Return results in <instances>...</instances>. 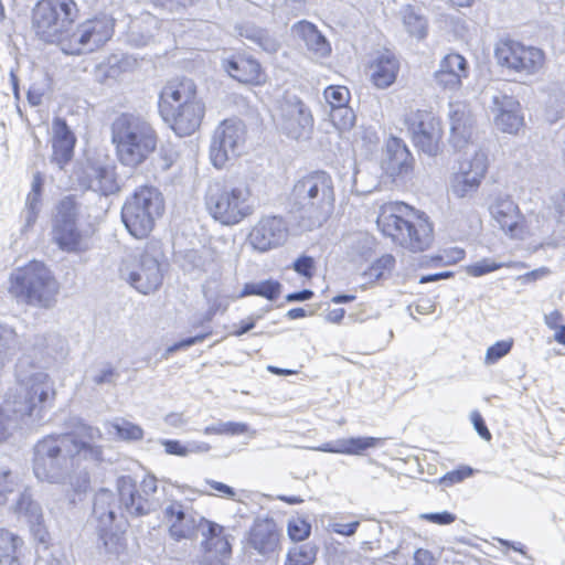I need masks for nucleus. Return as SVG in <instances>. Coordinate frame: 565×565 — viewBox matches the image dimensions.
<instances>
[{"instance_id":"7ed1b4c3","label":"nucleus","mask_w":565,"mask_h":565,"mask_svg":"<svg viewBox=\"0 0 565 565\" xmlns=\"http://www.w3.org/2000/svg\"><path fill=\"white\" fill-rule=\"evenodd\" d=\"M376 224L383 235L412 253L428 249L434 241L433 224L425 213L402 202L384 204Z\"/></svg>"},{"instance_id":"cd10ccee","label":"nucleus","mask_w":565,"mask_h":565,"mask_svg":"<svg viewBox=\"0 0 565 565\" xmlns=\"http://www.w3.org/2000/svg\"><path fill=\"white\" fill-rule=\"evenodd\" d=\"M468 76V62L458 54H447L435 72L436 83L445 89H457L461 86L462 78Z\"/></svg>"},{"instance_id":"6e6d98bb","label":"nucleus","mask_w":565,"mask_h":565,"mask_svg":"<svg viewBox=\"0 0 565 565\" xmlns=\"http://www.w3.org/2000/svg\"><path fill=\"white\" fill-rule=\"evenodd\" d=\"M502 267H504V264L502 263H497L490 258H483L475 264L468 265L466 267V273L472 277H481Z\"/></svg>"},{"instance_id":"9b49d317","label":"nucleus","mask_w":565,"mask_h":565,"mask_svg":"<svg viewBox=\"0 0 565 565\" xmlns=\"http://www.w3.org/2000/svg\"><path fill=\"white\" fill-rule=\"evenodd\" d=\"M92 518L106 552L118 553L126 526L118 493L108 489L98 490L94 495Z\"/></svg>"},{"instance_id":"c9c22d12","label":"nucleus","mask_w":565,"mask_h":565,"mask_svg":"<svg viewBox=\"0 0 565 565\" xmlns=\"http://www.w3.org/2000/svg\"><path fill=\"white\" fill-rule=\"evenodd\" d=\"M237 31L239 36L250 41L267 53H276L280 46L279 42L267 30L253 23H244L237 28Z\"/></svg>"},{"instance_id":"a18cd8bd","label":"nucleus","mask_w":565,"mask_h":565,"mask_svg":"<svg viewBox=\"0 0 565 565\" xmlns=\"http://www.w3.org/2000/svg\"><path fill=\"white\" fill-rule=\"evenodd\" d=\"M117 437L125 441H137L143 438V429L126 419H117L111 424Z\"/></svg>"},{"instance_id":"a211bd4d","label":"nucleus","mask_w":565,"mask_h":565,"mask_svg":"<svg viewBox=\"0 0 565 565\" xmlns=\"http://www.w3.org/2000/svg\"><path fill=\"white\" fill-rule=\"evenodd\" d=\"M310 108L297 96H286L279 106V127L288 138L299 140L309 137L313 129Z\"/></svg>"},{"instance_id":"39448f33","label":"nucleus","mask_w":565,"mask_h":565,"mask_svg":"<svg viewBox=\"0 0 565 565\" xmlns=\"http://www.w3.org/2000/svg\"><path fill=\"white\" fill-rule=\"evenodd\" d=\"M18 365V380L24 384L25 393L23 399L14 401L12 404L6 402L0 408V443L8 440L13 430L18 427V419L24 416L41 419V412L52 406L55 392L49 375L43 372L32 373L24 376Z\"/></svg>"},{"instance_id":"338daca9","label":"nucleus","mask_w":565,"mask_h":565,"mask_svg":"<svg viewBox=\"0 0 565 565\" xmlns=\"http://www.w3.org/2000/svg\"><path fill=\"white\" fill-rule=\"evenodd\" d=\"M156 7L168 9L170 11L186 9L192 7L196 0H150Z\"/></svg>"},{"instance_id":"0eeeda50","label":"nucleus","mask_w":565,"mask_h":565,"mask_svg":"<svg viewBox=\"0 0 565 565\" xmlns=\"http://www.w3.org/2000/svg\"><path fill=\"white\" fill-rule=\"evenodd\" d=\"M8 290L19 303L50 309L56 303L60 284L44 263L32 260L11 271Z\"/></svg>"},{"instance_id":"603ef678","label":"nucleus","mask_w":565,"mask_h":565,"mask_svg":"<svg viewBox=\"0 0 565 565\" xmlns=\"http://www.w3.org/2000/svg\"><path fill=\"white\" fill-rule=\"evenodd\" d=\"M324 98L331 109L345 106L350 100V92L344 86H329L324 89Z\"/></svg>"},{"instance_id":"aec40b11","label":"nucleus","mask_w":565,"mask_h":565,"mask_svg":"<svg viewBox=\"0 0 565 565\" xmlns=\"http://www.w3.org/2000/svg\"><path fill=\"white\" fill-rule=\"evenodd\" d=\"M488 170V157L477 151L470 160L460 163L458 172L450 179V192L457 199L472 198L479 190Z\"/></svg>"},{"instance_id":"69168bd1","label":"nucleus","mask_w":565,"mask_h":565,"mask_svg":"<svg viewBox=\"0 0 565 565\" xmlns=\"http://www.w3.org/2000/svg\"><path fill=\"white\" fill-rule=\"evenodd\" d=\"M161 445L164 447V451L169 455L185 457L190 454L189 447L174 439H162Z\"/></svg>"},{"instance_id":"412c9836","label":"nucleus","mask_w":565,"mask_h":565,"mask_svg":"<svg viewBox=\"0 0 565 565\" xmlns=\"http://www.w3.org/2000/svg\"><path fill=\"white\" fill-rule=\"evenodd\" d=\"M75 180L84 190L109 196L120 191L114 167L87 160L75 172Z\"/></svg>"},{"instance_id":"9d476101","label":"nucleus","mask_w":565,"mask_h":565,"mask_svg":"<svg viewBox=\"0 0 565 565\" xmlns=\"http://www.w3.org/2000/svg\"><path fill=\"white\" fill-rule=\"evenodd\" d=\"M164 211L162 193L152 185L138 186L126 198L121 207V221L135 238H146Z\"/></svg>"},{"instance_id":"a19ab883","label":"nucleus","mask_w":565,"mask_h":565,"mask_svg":"<svg viewBox=\"0 0 565 565\" xmlns=\"http://www.w3.org/2000/svg\"><path fill=\"white\" fill-rule=\"evenodd\" d=\"M14 512L24 516L29 524L34 523L35 521H43L42 508L32 499V495L28 490L20 493L14 505Z\"/></svg>"},{"instance_id":"6e6552de","label":"nucleus","mask_w":565,"mask_h":565,"mask_svg":"<svg viewBox=\"0 0 565 565\" xmlns=\"http://www.w3.org/2000/svg\"><path fill=\"white\" fill-rule=\"evenodd\" d=\"M210 215L222 225H235L253 214L252 191L245 181L211 185L205 195Z\"/></svg>"},{"instance_id":"f8f14e48","label":"nucleus","mask_w":565,"mask_h":565,"mask_svg":"<svg viewBox=\"0 0 565 565\" xmlns=\"http://www.w3.org/2000/svg\"><path fill=\"white\" fill-rule=\"evenodd\" d=\"M114 29L115 19L110 14H96L72 29L62 43V52L66 55L93 53L111 39Z\"/></svg>"},{"instance_id":"e433bc0d","label":"nucleus","mask_w":565,"mask_h":565,"mask_svg":"<svg viewBox=\"0 0 565 565\" xmlns=\"http://www.w3.org/2000/svg\"><path fill=\"white\" fill-rule=\"evenodd\" d=\"M132 62L127 56L111 55L106 62L100 63L96 68V79L102 84H110L117 81L120 75L127 72Z\"/></svg>"},{"instance_id":"c85d7f7f","label":"nucleus","mask_w":565,"mask_h":565,"mask_svg":"<svg viewBox=\"0 0 565 565\" xmlns=\"http://www.w3.org/2000/svg\"><path fill=\"white\" fill-rule=\"evenodd\" d=\"M294 36L303 42L308 53L315 58L327 57L331 53V45L317 25L307 20L296 22L291 26Z\"/></svg>"},{"instance_id":"37998d69","label":"nucleus","mask_w":565,"mask_h":565,"mask_svg":"<svg viewBox=\"0 0 565 565\" xmlns=\"http://www.w3.org/2000/svg\"><path fill=\"white\" fill-rule=\"evenodd\" d=\"M318 548L312 543L296 545L289 550L285 565H312L317 557Z\"/></svg>"},{"instance_id":"423d86ee","label":"nucleus","mask_w":565,"mask_h":565,"mask_svg":"<svg viewBox=\"0 0 565 565\" xmlns=\"http://www.w3.org/2000/svg\"><path fill=\"white\" fill-rule=\"evenodd\" d=\"M158 140L152 124L140 115L124 113L111 124V141L125 166L137 167L145 162L156 151Z\"/></svg>"},{"instance_id":"4c0bfd02","label":"nucleus","mask_w":565,"mask_h":565,"mask_svg":"<svg viewBox=\"0 0 565 565\" xmlns=\"http://www.w3.org/2000/svg\"><path fill=\"white\" fill-rule=\"evenodd\" d=\"M120 372L110 362L104 361L95 364L88 371L87 379L97 387L116 386Z\"/></svg>"},{"instance_id":"4be33fe9","label":"nucleus","mask_w":565,"mask_h":565,"mask_svg":"<svg viewBox=\"0 0 565 565\" xmlns=\"http://www.w3.org/2000/svg\"><path fill=\"white\" fill-rule=\"evenodd\" d=\"M414 157L403 139L390 137L382 150L381 169L393 182L404 181L414 169Z\"/></svg>"},{"instance_id":"473e14b6","label":"nucleus","mask_w":565,"mask_h":565,"mask_svg":"<svg viewBox=\"0 0 565 565\" xmlns=\"http://www.w3.org/2000/svg\"><path fill=\"white\" fill-rule=\"evenodd\" d=\"M279 542V534L273 520H260L249 531L248 544L262 555L273 553Z\"/></svg>"},{"instance_id":"a878e982","label":"nucleus","mask_w":565,"mask_h":565,"mask_svg":"<svg viewBox=\"0 0 565 565\" xmlns=\"http://www.w3.org/2000/svg\"><path fill=\"white\" fill-rule=\"evenodd\" d=\"M494 110L498 113L495 126L508 134H516L523 125V117L520 114V103L512 96L497 92L491 97Z\"/></svg>"},{"instance_id":"5701e85b","label":"nucleus","mask_w":565,"mask_h":565,"mask_svg":"<svg viewBox=\"0 0 565 565\" xmlns=\"http://www.w3.org/2000/svg\"><path fill=\"white\" fill-rule=\"evenodd\" d=\"M118 499L125 521L128 518L149 515L159 509L160 503L154 498L143 495L130 477H121L117 482Z\"/></svg>"},{"instance_id":"393cba45","label":"nucleus","mask_w":565,"mask_h":565,"mask_svg":"<svg viewBox=\"0 0 565 565\" xmlns=\"http://www.w3.org/2000/svg\"><path fill=\"white\" fill-rule=\"evenodd\" d=\"M449 143L455 151L465 150L472 141L475 119L470 106L465 102L449 104Z\"/></svg>"},{"instance_id":"e2e57ef3","label":"nucleus","mask_w":565,"mask_h":565,"mask_svg":"<svg viewBox=\"0 0 565 565\" xmlns=\"http://www.w3.org/2000/svg\"><path fill=\"white\" fill-rule=\"evenodd\" d=\"M292 268L299 275L310 278L313 275L315 260L310 256L302 255L294 262Z\"/></svg>"},{"instance_id":"bf43d9fd","label":"nucleus","mask_w":565,"mask_h":565,"mask_svg":"<svg viewBox=\"0 0 565 565\" xmlns=\"http://www.w3.org/2000/svg\"><path fill=\"white\" fill-rule=\"evenodd\" d=\"M88 467L86 466L83 470L78 472L76 476H71L68 473L70 478V484L75 493H85L90 484V477L88 472Z\"/></svg>"},{"instance_id":"5fc2aeb1","label":"nucleus","mask_w":565,"mask_h":565,"mask_svg":"<svg viewBox=\"0 0 565 565\" xmlns=\"http://www.w3.org/2000/svg\"><path fill=\"white\" fill-rule=\"evenodd\" d=\"M513 347V340H502L498 341L491 347L488 348L484 356V363L487 365H492L497 363L500 359L505 356Z\"/></svg>"},{"instance_id":"f3484780","label":"nucleus","mask_w":565,"mask_h":565,"mask_svg":"<svg viewBox=\"0 0 565 565\" xmlns=\"http://www.w3.org/2000/svg\"><path fill=\"white\" fill-rule=\"evenodd\" d=\"M405 122L415 147L429 157L439 152L441 125L439 119L427 110H416L407 115Z\"/></svg>"},{"instance_id":"1a4fd4ad","label":"nucleus","mask_w":565,"mask_h":565,"mask_svg":"<svg viewBox=\"0 0 565 565\" xmlns=\"http://www.w3.org/2000/svg\"><path fill=\"white\" fill-rule=\"evenodd\" d=\"M78 13L74 0H40L32 11V29L40 40L56 44L62 50V43L70 36Z\"/></svg>"},{"instance_id":"4468645a","label":"nucleus","mask_w":565,"mask_h":565,"mask_svg":"<svg viewBox=\"0 0 565 565\" xmlns=\"http://www.w3.org/2000/svg\"><path fill=\"white\" fill-rule=\"evenodd\" d=\"M164 518L170 523L169 533L175 541L193 540L199 534L207 540L216 532H224V527L217 523L211 522L205 518L185 509L179 501L171 502L164 509Z\"/></svg>"},{"instance_id":"b1692460","label":"nucleus","mask_w":565,"mask_h":565,"mask_svg":"<svg viewBox=\"0 0 565 565\" xmlns=\"http://www.w3.org/2000/svg\"><path fill=\"white\" fill-rule=\"evenodd\" d=\"M288 237V227L280 216L262 217L250 230L248 242L262 253L281 246Z\"/></svg>"},{"instance_id":"de8ad7c7","label":"nucleus","mask_w":565,"mask_h":565,"mask_svg":"<svg viewBox=\"0 0 565 565\" xmlns=\"http://www.w3.org/2000/svg\"><path fill=\"white\" fill-rule=\"evenodd\" d=\"M395 265V258L390 255H383L379 259H376L369 268L364 271V276L370 281H377L382 279L385 273H390Z\"/></svg>"},{"instance_id":"7c9ffc66","label":"nucleus","mask_w":565,"mask_h":565,"mask_svg":"<svg viewBox=\"0 0 565 565\" xmlns=\"http://www.w3.org/2000/svg\"><path fill=\"white\" fill-rule=\"evenodd\" d=\"M202 547L203 555L198 565H230L232 545L225 531L203 540Z\"/></svg>"},{"instance_id":"58836bf2","label":"nucleus","mask_w":565,"mask_h":565,"mask_svg":"<svg viewBox=\"0 0 565 565\" xmlns=\"http://www.w3.org/2000/svg\"><path fill=\"white\" fill-rule=\"evenodd\" d=\"M281 288V284L274 279L247 282L241 292V297L259 296L266 298L269 301H275L279 297Z\"/></svg>"},{"instance_id":"f257e3e1","label":"nucleus","mask_w":565,"mask_h":565,"mask_svg":"<svg viewBox=\"0 0 565 565\" xmlns=\"http://www.w3.org/2000/svg\"><path fill=\"white\" fill-rule=\"evenodd\" d=\"M100 438V429L87 424L71 433L45 436L33 448L35 477L49 483H62L82 461L98 465L104 460L103 447L94 441Z\"/></svg>"},{"instance_id":"680f3d73","label":"nucleus","mask_w":565,"mask_h":565,"mask_svg":"<svg viewBox=\"0 0 565 565\" xmlns=\"http://www.w3.org/2000/svg\"><path fill=\"white\" fill-rule=\"evenodd\" d=\"M419 518L438 525H448L456 521V515L448 511L423 513Z\"/></svg>"},{"instance_id":"72a5a7b5","label":"nucleus","mask_w":565,"mask_h":565,"mask_svg":"<svg viewBox=\"0 0 565 565\" xmlns=\"http://www.w3.org/2000/svg\"><path fill=\"white\" fill-rule=\"evenodd\" d=\"M399 62L396 56L385 51L371 65V79L379 88L390 87L396 79Z\"/></svg>"},{"instance_id":"2f4dec72","label":"nucleus","mask_w":565,"mask_h":565,"mask_svg":"<svg viewBox=\"0 0 565 565\" xmlns=\"http://www.w3.org/2000/svg\"><path fill=\"white\" fill-rule=\"evenodd\" d=\"M490 213L502 231L513 238L521 236V215L518 205L512 200L498 199L490 206Z\"/></svg>"},{"instance_id":"774afa93","label":"nucleus","mask_w":565,"mask_h":565,"mask_svg":"<svg viewBox=\"0 0 565 565\" xmlns=\"http://www.w3.org/2000/svg\"><path fill=\"white\" fill-rule=\"evenodd\" d=\"M471 422L473 424L476 431L481 438H483L484 440L491 439V433L488 429L486 422L479 412L475 411L471 413Z\"/></svg>"},{"instance_id":"49530a36","label":"nucleus","mask_w":565,"mask_h":565,"mask_svg":"<svg viewBox=\"0 0 565 565\" xmlns=\"http://www.w3.org/2000/svg\"><path fill=\"white\" fill-rule=\"evenodd\" d=\"M18 475L8 467H0V505L7 503L9 494L19 489Z\"/></svg>"},{"instance_id":"4d7b16f0","label":"nucleus","mask_w":565,"mask_h":565,"mask_svg":"<svg viewBox=\"0 0 565 565\" xmlns=\"http://www.w3.org/2000/svg\"><path fill=\"white\" fill-rule=\"evenodd\" d=\"M38 558L34 565H66V561L60 551L52 552L49 546L38 548Z\"/></svg>"},{"instance_id":"ddd939ff","label":"nucleus","mask_w":565,"mask_h":565,"mask_svg":"<svg viewBox=\"0 0 565 565\" xmlns=\"http://www.w3.org/2000/svg\"><path fill=\"white\" fill-rule=\"evenodd\" d=\"M79 204L75 196L62 198L55 207L52 220V239L60 249L67 253H81L87 249L78 228Z\"/></svg>"},{"instance_id":"2eb2a0df","label":"nucleus","mask_w":565,"mask_h":565,"mask_svg":"<svg viewBox=\"0 0 565 565\" xmlns=\"http://www.w3.org/2000/svg\"><path fill=\"white\" fill-rule=\"evenodd\" d=\"M494 55L499 65L526 75L536 73L544 63L542 50L513 40L499 42Z\"/></svg>"},{"instance_id":"c756f323","label":"nucleus","mask_w":565,"mask_h":565,"mask_svg":"<svg viewBox=\"0 0 565 565\" xmlns=\"http://www.w3.org/2000/svg\"><path fill=\"white\" fill-rule=\"evenodd\" d=\"M53 132L52 162L63 169L73 158L76 138L66 121L58 117L53 120Z\"/></svg>"},{"instance_id":"dca6fc26","label":"nucleus","mask_w":565,"mask_h":565,"mask_svg":"<svg viewBox=\"0 0 565 565\" xmlns=\"http://www.w3.org/2000/svg\"><path fill=\"white\" fill-rule=\"evenodd\" d=\"M245 141V126L237 119H225L215 129L210 147L211 161L222 168L239 154Z\"/></svg>"},{"instance_id":"0e129e2a","label":"nucleus","mask_w":565,"mask_h":565,"mask_svg":"<svg viewBox=\"0 0 565 565\" xmlns=\"http://www.w3.org/2000/svg\"><path fill=\"white\" fill-rule=\"evenodd\" d=\"M29 526L34 540L42 545V548H44L45 545L49 546L50 534L44 525V520L30 523Z\"/></svg>"},{"instance_id":"f704fd0d","label":"nucleus","mask_w":565,"mask_h":565,"mask_svg":"<svg viewBox=\"0 0 565 565\" xmlns=\"http://www.w3.org/2000/svg\"><path fill=\"white\" fill-rule=\"evenodd\" d=\"M24 541L6 529H0V565H22Z\"/></svg>"},{"instance_id":"3c124183","label":"nucleus","mask_w":565,"mask_h":565,"mask_svg":"<svg viewBox=\"0 0 565 565\" xmlns=\"http://www.w3.org/2000/svg\"><path fill=\"white\" fill-rule=\"evenodd\" d=\"M330 118L337 128L343 130L350 129L355 121V115L348 105L332 108Z\"/></svg>"},{"instance_id":"20e7f679","label":"nucleus","mask_w":565,"mask_h":565,"mask_svg":"<svg viewBox=\"0 0 565 565\" xmlns=\"http://www.w3.org/2000/svg\"><path fill=\"white\" fill-rule=\"evenodd\" d=\"M163 121L180 137L190 136L201 125L205 106L196 96V86L190 78L170 81L158 102Z\"/></svg>"},{"instance_id":"79ce46f5","label":"nucleus","mask_w":565,"mask_h":565,"mask_svg":"<svg viewBox=\"0 0 565 565\" xmlns=\"http://www.w3.org/2000/svg\"><path fill=\"white\" fill-rule=\"evenodd\" d=\"M384 439L377 437H350L342 438L343 455L362 456L367 449L383 445Z\"/></svg>"},{"instance_id":"09e8293b","label":"nucleus","mask_w":565,"mask_h":565,"mask_svg":"<svg viewBox=\"0 0 565 565\" xmlns=\"http://www.w3.org/2000/svg\"><path fill=\"white\" fill-rule=\"evenodd\" d=\"M15 337L17 334L12 328L0 324V371L9 360L11 350L17 344Z\"/></svg>"},{"instance_id":"bb28decb","label":"nucleus","mask_w":565,"mask_h":565,"mask_svg":"<svg viewBox=\"0 0 565 565\" xmlns=\"http://www.w3.org/2000/svg\"><path fill=\"white\" fill-rule=\"evenodd\" d=\"M223 70L234 79L255 84L260 82L262 66L259 62L244 54H230L221 60Z\"/></svg>"},{"instance_id":"ea45409f","label":"nucleus","mask_w":565,"mask_h":565,"mask_svg":"<svg viewBox=\"0 0 565 565\" xmlns=\"http://www.w3.org/2000/svg\"><path fill=\"white\" fill-rule=\"evenodd\" d=\"M403 23L405 30L411 36L417 40H423L428 33L427 19L415 11L411 6H407L403 11Z\"/></svg>"},{"instance_id":"864d4df0","label":"nucleus","mask_w":565,"mask_h":565,"mask_svg":"<svg viewBox=\"0 0 565 565\" xmlns=\"http://www.w3.org/2000/svg\"><path fill=\"white\" fill-rule=\"evenodd\" d=\"M287 532L292 541H303L311 532V524L301 518H292L288 521Z\"/></svg>"},{"instance_id":"8fccbe9b","label":"nucleus","mask_w":565,"mask_h":565,"mask_svg":"<svg viewBox=\"0 0 565 565\" xmlns=\"http://www.w3.org/2000/svg\"><path fill=\"white\" fill-rule=\"evenodd\" d=\"M42 206V194L29 192L25 201V209L22 212L24 227H31L38 220Z\"/></svg>"},{"instance_id":"052dcab7","label":"nucleus","mask_w":565,"mask_h":565,"mask_svg":"<svg viewBox=\"0 0 565 565\" xmlns=\"http://www.w3.org/2000/svg\"><path fill=\"white\" fill-rule=\"evenodd\" d=\"M206 335L207 334H198L194 337L182 339L181 341L173 343L172 345L167 348L162 355V359H169L171 354L175 353L179 350H184L194 344L201 343L206 338Z\"/></svg>"},{"instance_id":"f03ea898","label":"nucleus","mask_w":565,"mask_h":565,"mask_svg":"<svg viewBox=\"0 0 565 565\" xmlns=\"http://www.w3.org/2000/svg\"><path fill=\"white\" fill-rule=\"evenodd\" d=\"M289 201L301 230L321 227L334 207L335 195L331 175L321 170L303 175L294 184Z\"/></svg>"},{"instance_id":"6ab92c4d","label":"nucleus","mask_w":565,"mask_h":565,"mask_svg":"<svg viewBox=\"0 0 565 565\" xmlns=\"http://www.w3.org/2000/svg\"><path fill=\"white\" fill-rule=\"evenodd\" d=\"M121 276L131 287L143 295L156 291L163 279L158 258L148 250L141 253L131 265L121 268Z\"/></svg>"},{"instance_id":"c03bdc74","label":"nucleus","mask_w":565,"mask_h":565,"mask_svg":"<svg viewBox=\"0 0 565 565\" xmlns=\"http://www.w3.org/2000/svg\"><path fill=\"white\" fill-rule=\"evenodd\" d=\"M152 40L153 33L147 23H132L127 33V42L135 47L147 46Z\"/></svg>"},{"instance_id":"13d9d810","label":"nucleus","mask_w":565,"mask_h":565,"mask_svg":"<svg viewBox=\"0 0 565 565\" xmlns=\"http://www.w3.org/2000/svg\"><path fill=\"white\" fill-rule=\"evenodd\" d=\"M473 475V469L469 466H462L459 469L447 472L440 478L439 483L444 487H451L463 481Z\"/></svg>"}]
</instances>
